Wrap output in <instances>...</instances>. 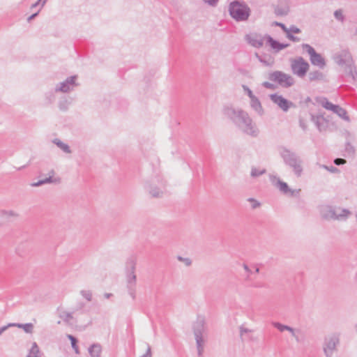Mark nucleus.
<instances>
[{"mask_svg":"<svg viewBox=\"0 0 357 357\" xmlns=\"http://www.w3.org/2000/svg\"><path fill=\"white\" fill-rule=\"evenodd\" d=\"M128 291L129 295L132 297V299L135 298V287H128Z\"/></svg>","mask_w":357,"mask_h":357,"instance_id":"40","label":"nucleus"},{"mask_svg":"<svg viewBox=\"0 0 357 357\" xmlns=\"http://www.w3.org/2000/svg\"><path fill=\"white\" fill-rule=\"evenodd\" d=\"M321 213L325 219H333V220H346L350 211L348 209H341L340 213H337L335 208L331 206H324L321 207Z\"/></svg>","mask_w":357,"mask_h":357,"instance_id":"9","label":"nucleus"},{"mask_svg":"<svg viewBox=\"0 0 357 357\" xmlns=\"http://www.w3.org/2000/svg\"><path fill=\"white\" fill-rule=\"evenodd\" d=\"M311 119L320 132L326 131L328 126V121L321 115H311Z\"/></svg>","mask_w":357,"mask_h":357,"instance_id":"17","label":"nucleus"},{"mask_svg":"<svg viewBox=\"0 0 357 357\" xmlns=\"http://www.w3.org/2000/svg\"><path fill=\"white\" fill-rule=\"evenodd\" d=\"M77 76L73 75L68 77L64 82H61L55 89L56 91L68 93L73 90L74 87L77 84L75 83Z\"/></svg>","mask_w":357,"mask_h":357,"instance_id":"15","label":"nucleus"},{"mask_svg":"<svg viewBox=\"0 0 357 357\" xmlns=\"http://www.w3.org/2000/svg\"><path fill=\"white\" fill-rule=\"evenodd\" d=\"M270 99L284 112H287L289 108L294 107V104L292 102L278 93L271 94Z\"/></svg>","mask_w":357,"mask_h":357,"instance_id":"14","label":"nucleus"},{"mask_svg":"<svg viewBox=\"0 0 357 357\" xmlns=\"http://www.w3.org/2000/svg\"><path fill=\"white\" fill-rule=\"evenodd\" d=\"M205 3L211 6H215L218 4L219 0H202Z\"/></svg>","mask_w":357,"mask_h":357,"instance_id":"43","label":"nucleus"},{"mask_svg":"<svg viewBox=\"0 0 357 357\" xmlns=\"http://www.w3.org/2000/svg\"><path fill=\"white\" fill-rule=\"evenodd\" d=\"M149 194L153 197H160L163 195V190L161 188H158L150 185L148 188Z\"/></svg>","mask_w":357,"mask_h":357,"instance_id":"22","label":"nucleus"},{"mask_svg":"<svg viewBox=\"0 0 357 357\" xmlns=\"http://www.w3.org/2000/svg\"><path fill=\"white\" fill-rule=\"evenodd\" d=\"M80 294L87 301H92V292L90 290H81Z\"/></svg>","mask_w":357,"mask_h":357,"instance_id":"31","label":"nucleus"},{"mask_svg":"<svg viewBox=\"0 0 357 357\" xmlns=\"http://www.w3.org/2000/svg\"><path fill=\"white\" fill-rule=\"evenodd\" d=\"M198 357H204V349L208 342V329L203 317H198L192 326Z\"/></svg>","mask_w":357,"mask_h":357,"instance_id":"2","label":"nucleus"},{"mask_svg":"<svg viewBox=\"0 0 357 357\" xmlns=\"http://www.w3.org/2000/svg\"><path fill=\"white\" fill-rule=\"evenodd\" d=\"M250 105L258 114H263V109L261 102L257 97L250 99Z\"/></svg>","mask_w":357,"mask_h":357,"instance_id":"21","label":"nucleus"},{"mask_svg":"<svg viewBox=\"0 0 357 357\" xmlns=\"http://www.w3.org/2000/svg\"><path fill=\"white\" fill-rule=\"evenodd\" d=\"M333 15H334L335 18L337 21H339L342 23H343L345 21V16L344 15L343 10L342 9H338V10H335Z\"/></svg>","mask_w":357,"mask_h":357,"instance_id":"29","label":"nucleus"},{"mask_svg":"<svg viewBox=\"0 0 357 357\" xmlns=\"http://www.w3.org/2000/svg\"><path fill=\"white\" fill-rule=\"evenodd\" d=\"M300 126L303 129V130H305L306 129V126L304 123H303V121L301 120L300 121Z\"/></svg>","mask_w":357,"mask_h":357,"instance_id":"54","label":"nucleus"},{"mask_svg":"<svg viewBox=\"0 0 357 357\" xmlns=\"http://www.w3.org/2000/svg\"><path fill=\"white\" fill-rule=\"evenodd\" d=\"M45 3H46V0H43V2H42L41 6H40V8L38 9V10L36 13H35L32 14L31 16H29V17H28V19H27V20H28V22H30L31 20H32L33 19H34V18L38 15V14L39 11H40V9L44 6V5L45 4Z\"/></svg>","mask_w":357,"mask_h":357,"instance_id":"36","label":"nucleus"},{"mask_svg":"<svg viewBox=\"0 0 357 357\" xmlns=\"http://www.w3.org/2000/svg\"><path fill=\"white\" fill-rule=\"evenodd\" d=\"M243 268L245 269V271L246 272H248V273H251V271H250V269L249 268V267H248V266L247 264H243Z\"/></svg>","mask_w":357,"mask_h":357,"instance_id":"52","label":"nucleus"},{"mask_svg":"<svg viewBox=\"0 0 357 357\" xmlns=\"http://www.w3.org/2000/svg\"><path fill=\"white\" fill-rule=\"evenodd\" d=\"M88 351L91 357H100L102 347L98 343H94L89 347Z\"/></svg>","mask_w":357,"mask_h":357,"instance_id":"20","label":"nucleus"},{"mask_svg":"<svg viewBox=\"0 0 357 357\" xmlns=\"http://www.w3.org/2000/svg\"><path fill=\"white\" fill-rule=\"evenodd\" d=\"M335 61L339 66H345L344 72L352 81L357 79V71L352 56L349 51L342 50L334 56Z\"/></svg>","mask_w":357,"mask_h":357,"instance_id":"6","label":"nucleus"},{"mask_svg":"<svg viewBox=\"0 0 357 357\" xmlns=\"http://www.w3.org/2000/svg\"><path fill=\"white\" fill-rule=\"evenodd\" d=\"M53 142L58 146L59 147L63 152L66 153H71V150L69 147V146L65 143H63V142H61L60 139H55Z\"/></svg>","mask_w":357,"mask_h":357,"instance_id":"23","label":"nucleus"},{"mask_svg":"<svg viewBox=\"0 0 357 357\" xmlns=\"http://www.w3.org/2000/svg\"><path fill=\"white\" fill-rule=\"evenodd\" d=\"M248 202L252 203V208L255 209L260 206L261 204L254 198H249Z\"/></svg>","mask_w":357,"mask_h":357,"instance_id":"35","label":"nucleus"},{"mask_svg":"<svg viewBox=\"0 0 357 357\" xmlns=\"http://www.w3.org/2000/svg\"><path fill=\"white\" fill-rule=\"evenodd\" d=\"M309 68V63L301 56L291 60L292 73L300 77H303L305 75Z\"/></svg>","mask_w":357,"mask_h":357,"instance_id":"10","label":"nucleus"},{"mask_svg":"<svg viewBox=\"0 0 357 357\" xmlns=\"http://www.w3.org/2000/svg\"><path fill=\"white\" fill-rule=\"evenodd\" d=\"M178 260L180 261H183L187 266H189L192 264V261L189 258H184L181 256L177 257Z\"/></svg>","mask_w":357,"mask_h":357,"instance_id":"38","label":"nucleus"},{"mask_svg":"<svg viewBox=\"0 0 357 357\" xmlns=\"http://www.w3.org/2000/svg\"><path fill=\"white\" fill-rule=\"evenodd\" d=\"M319 167L321 168H324V169H326V170H328V171H329V172H331L332 173H335V172H337L338 171V169L336 167H333V166L328 167V166H326L325 165H319Z\"/></svg>","mask_w":357,"mask_h":357,"instance_id":"37","label":"nucleus"},{"mask_svg":"<svg viewBox=\"0 0 357 357\" xmlns=\"http://www.w3.org/2000/svg\"><path fill=\"white\" fill-rule=\"evenodd\" d=\"M266 172V169H258L257 167H252L250 176L253 178L259 176Z\"/></svg>","mask_w":357,"mask_h":357,"instance_id":"28","label":"nucleus"},{"mask_svg":"<svg viewBox=\"0 0 357 357\" xmlns=\"http://www.w3.org/2000/svg\"><path fill=\"white\" fill-rule=\"evenodd\" d=\"M15 326V324H9L7 326H4L0 328V335L6 331L9 327Z\"/></svg>","mask_w":357,"mask_h":357,"instance_id":"47","label":"nucleus"},{"mask_svg":"<svg viewBox=\"0 0 357 357\" xmlns=\"http://www.w3.org/2000/svg\"><path fill=\"white\" fill-rule=\"evenodd\" d=\"M39 348L36 342H33L27 357H40Z\"/></svg>","mask_w":357,"mask_h":357,"instance_id":"26","label":"nucleus"},{"mask_svg":"<svg viewBox=\"0 0 357 357\" xmlns=\"http://www.w3.org/2000/svg\"><path fill=\"white\" fill-rule=\"evenodd\" d=\"M273 325L275 328L278 329L280 332H283L284 331H288L289 332H290L291 333L292 336H294L295 337L296 341L299 342L298 337L296 335L295 330L293 328H291L289 326L283 325L279 322H274V323H273Z\"/></svg>","mask_w":357,"mask_h":357,"instance_id":"19","label":"nucleus"},{"mask_svg":"<svg viewBox=\"0 0 357 357\" xmlns=\"http://www.w3.org/2000/svg\"><path fill=\"white\" fill-rule=\"evenodd\" d=\"M60 317L66 322H68L70 319H73V315H72V313L70 312H63L61 314H60Z\"/></svg>","mask_w":357,"mask_h":357,"instance_id":"33","label":"nucleus"},{"mask_svg":"<svg viewBox=\"0 0 357 357\" xmlns=\"http://www.w3.org/2000/svg\"><path fill=\"white\" fill-rule=\"evenodd\" d=\"M255 271V273H259V268L258 267H256Z\"/></svg>","mask_w":357,"mask_h":357,"instance_id":"56","label":"nucleus"},{"mask_svg":"<svg viewBox=\"0 0 357 357\" xmlns=\"http://www.w3.org/2000/svg\"><path fill=\"white\" fill-rule=\"evenodd\" d=\"M339 344L340 335L338 334L333 333L326 336L323 344V349L326 357H333Z\"/></svg>","mask_w":357,"mask_h":357,"instance_id":"8","label":"nucleus"},{"mask_svg":"<svg viewBox=\"0 0 357 357\" xmlns=\"http://www.w3.org/2000/svg\"><path fill=\"white\" fill-rule=\"evenodd\" d=\"M54 174H55L54 171L53 169H52L49 172V177L42 179V180H39L37 182L32 183L31 184V185L32 187H38V186H40L42 185L47 184V183H60L61 180L59 178H52V176L54 175Z\"/></svg>","mask_w":357,"mask_h":357,"instance_id":"18","label":"nucleus"},{"mask_svg":"<svg viewBox=\"0 0 357 357\" xmlns=\"http://www.w3.org/2000/svg\"><path fill=\"white\" fill-rule=\"evenodd\" d=\"M280 155L284 164L292 169L296 176L300 177L303 171V160L300 156L285 147L280 149Z\"/></svg>","mask_w":357,"mask_h":357,"instance_id":"5","label":"nucleus"},{"mask_svg":"<svg viewBox=\"0 0 357 357\" xmlns=\"http://www.w3.org/2000/svg\"><path fill=\"white\" fill-rule=\"evenodd\" d=\"M135 260L133 259H130L127 263V275H126V281H127V287H135L136 286V280L137 276L135 273Z\"/></svg>","mask_w":357,"mask_h":357,"instance_id":"13","label":"nucleus"},{"mask_svg":"<svg viewBox=\"0 0 357 357\" xmlns=\"http://www.w3.org/2000/svg\"><path fill=\"white\" fill-rule=\"evenodd\" d=\"M151 356H152V353H151V347L149 344H147V349H146V353L139 357H151Z\"/></svg>","mask_w":357,"mask_h":357,"instance_id":"44","label":"nucleus"},{"mask_svg":"<svg viewBox=\"0 0 357 357\" xmlns=\"http://www.w3.org/2000/svg\"><path fill=\"white\" fill-rule=\"evenodd\" d=\"M69 104L70 102L67 99H63L59 102V107L61 110L66 111L67 110Z\"/></svg>","mask_w":357,"mask_h":357,"instance_id":"32","label":"nucleus"},{"mask_svg":"<svg viewBox=\"0 0 357 357\" xmlns=\"http://www.w3.org/2000/svg\"><path fill=\"white\" fill-rule=\"evenodd\" d=\"M18 328H23L24 331L27 333H31L33 329V325L31 323L28 324H15Z\"/></svg>","mask_w":357,"mask_h":357,"instance_id":"25","label":"nucleus"},{"mask_svg":"<svg viewBox=\"0 0 357 357\" xmlns=\"http://www.w3.org/2000/svg\"><path fill=\"white\" fill-rule=\"evenodd\" d=\"M228 12L230 17L236 22H246L250 15L251 9L243 1L234 0L228 6Z\"/></svg>","mask_w":357,"mask_h":357,"instance_id":"4","label":"nucleus"},{"mask_svg":"<svg viewBox=\"0 0 357 357\" xmlns=\"http://www.w3.org/2000/svg\"><path fill=\"white\" fill-rule=\"evenodd\" d=\"M286 34H287V38L288 39H289L290 40L293 41V42H299L300 41V38L298 37H296V36H294V35H292V33H289V30H287V32H285Z\"/></svg>","mask_w":357,"mask_h":357,"instance_id":"34","label":"nucleus"},{"mask_svg":"<svg viewBox=\"0 0 357 357\" xmlns=\"http://www.w3.org/2000/svg\"><path fill=\"white\" fill-rule=\"evenodd\" d=\"M67 337L70 340L72 347L75 350V352L76 354H79V348H78V347L77 345V339L74 336H73L72 335H68Z\"/></svg>","mask_w":357,"mask_h":357,"instance_id":"30","label":"nucleus"},{"mask_svg":"<svg viewBox=\"0 0 357 357\" xmlns=\"http://www.w3.org/2000/svg\"><path fill=\"white\" fill-rule=\"evenodd\" d=\"M262 86L268 89H275V85L269 82H263Z\"/></svg>","mask_w":357,"mask_h":357,"instance_id":"42","label":"nucleus"},{"mask_svg":"<svg viewBox=\"0 0 357 357\" xmlns=\"http://www.w3.org/2000/svg\"><path fill=\"white\" fill-rule=\"evenodd\" d=\"M275 12V14L278 15H285L287 13V12L286 10L281 9V8H276Z\"/></svg>","mask_w":357,"mask_h":357,"instance_id":"46","label":"nucleus"},{"mask_svg":"<svg viewBox=\"0 0 357 357\" xmlns=\"http://www.w3.org/2000/svg\"><path fill=\"white\" fill-rule=\"evenodd\" d=\"M245 39L248 44L256 48L261 47L266 40L271 47L276 52H278L289 46V44L280 43L268 34L263 36L257 33H250L245 36Z\"/></svg>","mask_w":357,"mask_h":357,"instance_id":"3","label":"nucleus"},{"mask_svg":"<svg viewBox=\"0 0 357 357\" xmlns=\"http://www.w3.org/2000/svg\"><path fill=\"white\" fill-rule=\"evenodd\" d=\"M112 294L106 293V294H105V295H104V296H105V297L106 298H109L112 296Z\"/></svg>","mask_w":357,"mask_h":357,"instance_id":"55","label":"nucleus"},{"mask_svg":"<svg viewBox=\"0 0 357 357\" xmlns=\"http://www.w3.org/2000/svg\"><path fill=\"white\" fill-rule=\"evenodd\" d=\"M225 115L245 134L256 137L259 134V129L252 121L248 114L241 109L227 107L224 109Z\"/></svg>","mask_w":357,"mask_h":357,"instance_id":"1","label":"nucleus"},{"mask_svg":"<svg viewBox=\"0 0 357 357\" xmlns=\"http://www.w3.org/2000/svg\"><path fill=\"white\" fill-rule=\"evenodd\" d=\"M354 35L357 36V26L355 29Z\"/></svg>","mask_w":357,"mask_h":357,"instance_id":"57","label":"nucleus"},{"mask_svg":"<svg viewBox=\"0 0 357 357\" xmlns=\"http://www.w3.org/2000/svg\"><path fill=\"white\" fill-rule=\"evenodd\" d=\"M251 331H252L251 330H250L247 328H245L243 326L240 327V335L241 337H243L244 335V334L250 333Z\"/></svg>","mask_w":357,"mask_h":357,"instance_id":"45","label":"nucleus"},{"mask_svg":"<svg viewBox=\"0 0 357 357\" xmlns=\"http://www.w3.org/2000/svg\"><path fill=\"white\" fill-rule=\"evenodd\" d=\"M273 25L280 27L284 32H287L288 28L281 22H274Z\"/></svg>","mask_w":357,"mask_h":357,"instance_id":"39","label":"nucleus"},{"mask_svg":"<svg viewBox=\"0 0 357 357\" xmlns=\"http://www.w3.org/2000/svg\"><path fill=\"white\" fill-rule=\"evenodd\" d=\"M84 304L83 303H79L77 306V308L76 310H82V308H84Z\"/></svg>","mask_w":357,"mask_h":357,"instance_id":"53","label":"nucleus"},{"mask_svg":"<svg viewBox=\"0 0 357 357\" xmlns=\"http://www.w3.org/2000/svg\"><path fill=\"white\" fill-rule=\"evenodd\" d=\"M301 46L302 48L310 55V60L312 65L317 66L320 68H324L325 67V59L320 54L317 53L311 45L303 43Z\"/></svg>","mask_w":357,"mask_h":357,"instance_id":"12","label":"nucleus"},{"mask_svg":"<svg viewBox=\"0 0 357 357\" xmlns=\"http://www.w3.org/2000/svg\"><path fill=\"white\" fill-rule=\"evenodd\" d=\"M256 56L258 58L260 62L264 63L265 65H268L267 62L265 60H264L258 54H256Z\"/></svg>","mask_w":357,"mask_h":357,"instance_id":"51","label":"nucleus"},{"mask_svg":"<svg viewBox=\"0 0 357 357\" xmlns=\"http://www.w3.org/2000/svg\"><path fill=\"white\" fill-rule=\"evenodd\" d=\"M42 1V0H38L36 3H33L31 6V9H33L39 6L40 3Z\"/></svg>","mask_w":357,"mask_h":357,"instance_id":"50","label":"nucleus"},{"mask_svg":"<svg viewBox=\"0 0 357 357\" xmlns=\"http://www.w3.org/2000/svg\"><path fill=\"white\" fill-rule=\"evenodd\" d=\"M246 90L248 91V95L250 98V99H252V98L256 97L255 96L253 95L252 91L249 88L247 87Z\"/></svg>","mask_w":357,"mask_h":357,"instance_id":"49","label":"nucleus"},{"mask_svg":"<svg viewBox=\"0 0 357 357\" xmlns=\"http://www.w3.org/2000/svg\"><path fill=\"white\" fill-rule=\"evenodd\" d=\"M18 215L17 213L13 211V210H2L0 211V217L3 218H7L10 217H17Z\"/></svg>","mask_w":357,"mask_h":357,"instance_id":"27","label":"nucleus"},{"mask_svg":"<svg viewBox=\"0 0 357 357\" xmlns=\"http://www.w3.org/2000/svg\"><path fill=\"white\" fill-rule=\"evenodd\" d=\"M288 30H289V33H301V29L298 28L297 26L294 25H291Z\"/></svg>","mask_w":357,"mask_h":357,"instance_id":"41","label":"nucleus"},{"mask_svg":"<svg viewBox=\"0 0 357 357\" xmlns=\"http://www.w3.org/2000/svg\"><path fill=\"white\" fill-rule=\"evenodd\" d=\"M268 78L283 88H289L294 84V79L282 71L275 70L268 73Z\"/></svg>","mask_w":357,"mask_h":357,"instance_id":"7","label":"nucleus"},{"mask_svg":"<svg viewBox=\"0 0 357 357\" xmlns=\"http://www.w3.org/2000/svg\"><path fill=\"white\" fill-rule=\"evenodd\" d=\"M319 103L321 105L327 110L332 111L333 113L338 115L341 119L346 121H349V116L347 115V111L338 105H334L329 102L327 98H323L320 100Z\"/></svg>","mask_w":357,"mask_h":357,"instance_id":"11","label":"nucleus"},{"mask_svg":"<svg viewBox=\"0 0 357 357\" xmlns=\"http://www.w3.org/2000/svg\"><path fill=\"white\" fill-rule=\"evenodd\" d=\"M334 163L336 165H343V164L346 163V160L342 158H336L334 160Z\"/></svg>","mask_w":357,"mask_h":357,"instance_id":"48","label":"nucleus"},{"mask_svg":"<svg viewBox=\"0 0 357 357\" xmlns=\"http://www.w3.org/2000/svg\"><path fill=\"white\" fill-rule=\"evenodd\" d=\"M324 75L319 70H315L310 73L309 79L310 81L321 80L323 79Z\"/></svg>","mask_w":357,"mask_h":357,"instance_id":"24","label":"nucleus"},{"mask_svg":"<svg viewBox=\"0 0 357 357\" xmlns=\"http://www.w3.org/2000/svg\"><path fill=\"white\" fill-rule=\"evenodd\" d=\"M276 186L279 188V190L285 195H289L291 197H297L299 195L301 190H291L289 188L287 183L278 180Z\"/></svg>","mask_w":357,"mask_h":357,"instance_id":"16","label":"nucleus"}]
</instances>
